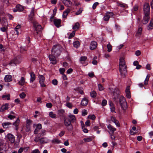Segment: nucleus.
<instances>
[{
    "instance_id": "c03bdc74",
    "label": "nucleus",
    "mask_w": 153,
    "mask_h": 153,
    "mask_svg": "<svg viewBox=\"0 0 153 153\" xmlns=\"http://www.w3.org/2000/svg\"><path fill=\"white\" fill-rule=\"evenodd\" d=\"M88 114L87 111L83 109L82 111V115L83 116H84Z\"/></svg>"
},
{
    "instance_id": "09e8293b",
    "label": "nucleus",
    "mask_w": 153,
    "mask_h": 153,
    "mask_svg": "<svg viewBox=\"0 0 153 153\" xmlns=\"http://www.w3.org/2000/svg\"><path fill=\"white\" fill-rule=\"evenodd\" d=\"M65 71V69L63 68H60L59 69V72L61 74H64Z\"/></svg>"
},
{
    "instance_id": "bb28decb",
    "label": "nucleus",
    "mask_w": 153,
    "mask_h": 153,
    "mask_svg": "<svg viewBox=\"0 0 153 153\" xmlns=\"http://www.w3.org/2000/svg\"><path fill=\"white\" fill-rule=\"evenodd\" d=\"M11 123L10 122H5L2 124V126L4 128H8L10 125H11Z\"/></svg>"
},
{
    "instance_id": "dca6fc26",
    "label": "nucleus",
    "mask_w": 153,
    "mask_h": 153,
    "mask_svg": "<svg viewBox=\"0 0 153 153\" xmlns=\"http://www.w3.org/2000/svg\"><path fill=\"white\" fill-rule=\"evenodd\" d=\"M12 76L10 75H7L5 76L4 79L5 81L6 82H8L11 81L12 80Z\"/></svg>"
},
{
    "instance_id": "f3484780",
    "label": "nucleus",
    "mask_w": 153,
    "mask_h": 153,
    "mask_svg": "<svg viewBox=\"0 0 153 153\" xmlns=\"http://www.w3.org/2000/svg\"><path fill=\"white\" fill-rule=\"evenodd\" d=\"M48 140L47 137H41L40 142L41 144L46 143L48 142Z\"/></svg>"
},
{
    "instance_id": "49530a36",
    "label": "nucleus",
    "mask_w": 153,
    "mask_h": 153,
    "mask_svg": "<svg viewBox=\"0 0 153 153\" xmlns=\"http://www.w3.org/2000/svg\"><path fill=\"white\" fill-rule=\"evenodd\" d=\"M46 132V131L45 130H44L42 131L41 132L38 134H39V136L41 137L42 136H43L45 135V133Z\"/></svg>"
},
{
    "instance_id": "473e14b6",
    "label": "nucleus",
    "mask_w": 153,
    "mask_h": 153,
    "mask_svg": "<svg viewBox=\"0 0 153 153\" xmlns=\"http://www.w3.org/2000/svg\"><path fill=\"white\" fill-rule=\"evenodd\" d=\"M142 30V29L141 27H139L138 30L136 34V36H139L140 35L141 33V32Z\"/></svg>"
},
{
    "instance_id": "ddd939ff",
    "label": "nucleus",
    "mask_w": 153,
    "mask_h": 153,
    "mask_svg": "<svg viewBox=\"0 0 153 153\" xmlns=\"http://www.w3.org/2000/svg\"><path fill=\"white\" fill-rule=\"evenodd\" d=\"M35 30L36 31H41L42 29L41 26L38 24L34 23L33 24Z\"/></svg>"
},
{
    "instance_id": "58836bf2",
    "label": "nucleus",
    "mask_w": 153,
    "mask_h": 153,
    "mask_svg": "<svg viewBox=\"0 0 153 153\" xmlns=\"http://www.w3.org/2000/svg\"><path fill=\"white\" fill-rule=\"evenodd\" d=\"M97 93L95 91H93L91 92L90 95L91 97L93 98H94L96 97V96Z\"/></svg>"
},
{
    "instance_id": "79ce46f5",
    "label": "nucleus",
    "mask_w": 153,
    "mask_h": 153,
    "mask_svg": "<svg viewBox=\"0 0 153 153\" xmlns=\"http://www.w3.org/2000/svg\"><path fill=\"white\" fill-rule=\"evenodd\" d=\"M88 118L92 120H94L96 118L95 116L93 114L92 115H89L88 117Z\"/></svg>"
},
{
    "instance_id": "2f4dec72",
    "label": "nucleus",
    "mask_w": 153,
    "mask_h": 153,
    "mask_svg": "<svg viewBox=\"0 0 153 153\" xmlns=\"http://www.w3.org/2000/svg\"><path fill=\"white\" fill-rule=\"evenodd\" d=\"M41 137L39 136V134H38L36 137L34 139V140L36 143L38 142L39 141H40V140Z\"/></svg>"
},
{
    "instance_id": "9b49d317",
    "label": "nucleus",
    "mask_w": 153,
    "mask_h": 153,
    "mask_svg": "<svg viewBox=\"0 0 153 153\" xmlns=\"http://www.w3.org/2000/svg\"><path fill=\"white\" fill-rule=\"evenodd\" d=\"M34 16V8L33 7L31 10L30 14L28 15V19L29 20L33 22Z\"/></svg>"
},
{
    "instance_id": "1a4fd4ad",
    "label": "nucleus",
    "mask_w": 153,
    "mask_h": 153,
    "mask_svg": "<svg viewBox=\"0 0 153 153\" xmlns=\"http://www.w3.org/2000/svg\"><path fill=\"white\" fill-rule=\"evenodd\" d=\"M114 14L111 12H107L103 17V20L105 21H108L109 20L110 16H112Z\"/></svg>"
},
{
    "instance_id": "8fccbe9b",
    "label": "nucleus",
    "mask_w": 153,
    "mask_h": 153,
    "mask_svg": "<svg viewBox=\"0 0 153 153\" xmlns=\"http://www.w3.org/2000/svg\"><path fill=\"white\" fill-rule=\"evenodd\" d=\"M98 85L99 90L102 91L104 89V88L101 84H98Z\"/></svg>"
},
{
    "instance_id": "f257e3e1",
    "label": "nucleus",
    "mask_w": 153,
    "mask_h": 153,
    "mask_svg": "<svg viewBox=\"0 0 153 153\" xmlns=\"http://www.w3.org/2000/svg\"><path fill=\"white\" fill-rule=\"evenodd\" d=\"M76 120L75 116L73 114L69 115L67 118L64 119V123L68 131H71L73 130V127L71 123H74Z\"/></svg>"
},
{
    "instance_id": "f8f14e48",
    "label": "nucleus",
    "mask_w": 153,
    "mask_h": 153,
    "mask_svg": "<svg viewBox=\"0 0 153 153\" xmlns=\"http://www.w3.org/2000/svg\"><path fill=\"white\" fill-rule=\"evenodd\" d=\"M7 137L11 143H14L15 140L14 136L10 133L8 134L7 135Z\"/></svg>"
},
{
    "instance_id": "3c124183",
    "label": "nucleus",
    "mask_w": 153,
    "mask_h": 153,
    "mask_svg": "<svg viewBox=\"0 0 153 153\" xmlns=\"http://www.w3.org/2000/svg\"><path fill=\"white\" fill-rule=\"evenodd\" d=\"M52 83L55 85L57 84L58 81L56 79H54L52 81Z\"/></svg>"
},
{
    "instance_id": "412c9836",
    "label": "nucleus",
    "mask_w": 153,
    "mask_h": 153,
    "mask_svg": "<svg viewBox=\"0 0 153 153\" xmlns=\"http://www.w3.org/2000/svg\"><path fill=\"white\" fill-rule=\"evenodd\" d=\"M20 120L19 118H17L16 120L13 123V125L16 127V129L17 130L18 129V126L19 124Z\"/></svg>"
},
{
    "instance_id": "aec40b11",
    "label": "nucleus",
    "mask_w": 153,
    "mask_h": 153,
    "mask_svg": "<svg viewBox=\"0 0 153 153\" xmlns=\"http://www.w3.org/2000/svg\"><path fill=\"white\" fill-rule=\"evenodd\" d=\"M30 82H33L36 79L35 75L33 72H31L30 73Z\"/></svg>"
},
{
    "instance_id": "4d7b16f0",
    "label": "nucleus",
    "mask_w": 153,
    "mask_h": 153,
    "mask_svg": "<svg viewBox=\"0 0 153 153\" xmlns=\"http://www.w3.org/2000/svg\"><path fill=\"white\" fill-rule=\"evenodd\" d=\"M27 126H30L32 121L30 120H27Z\"/></svg>"
},
{
    "instance_id": "9d476101",
    "label": "nucleus",
    "mask_w": 153,
    "mask_h": 153,
    "mask_svg": "<svg viewBox=\"0 0 153 153\" xmlns=\"http://www.w3.org/2000/svg\"><path fill=\"white\" fill-rule=\"evenodd\" d=\"M55 56L53 54H50L48 56L49 59L51 62V63L54 65H56L57 63Z\"/></svg>"
},
{
    "instance_id": "5fc2aeb1",
    "label": "nucleus",
    "mask_w": 153,
    "mask_h": 153,
    "mask_svg": "<svg viewBox=\"0 0 153 153\" xmlns=\"http://www.w3.org/2000/svg\"><path fill=\"white\" fill-rule=\"evenodd\" d=\"M53 105L51 103H48L46 104V106L48 108H51Z\"/></svg>"
},
{
    "instance_id": "37998d69",
    "label": "nucleus",
    "mask_w": 153,
    "mask_h": 153,
    "mask_svg": "<svg viewBox=\"0 0 153 153\" xmlns=\"http://www.w3.org/2000/svg\"><path fill=\"white\" fill-rule=\"evenodd\" d=\"M107 104V101L105 99H104L102 100L101 105L103 106H105Z\"/></svg>"
},
{
    "instance_id": "c85d7f7f",
    "label": "nucleus",
    "mask_w": 153,
    "mask_h": 153,
    "mask_svg": "<svg viewBox=\"0 0 153 153\" xmlns=\"http://www.w3.org/2000/svg\"><path fill=\"white\" fill-rule=\"evenodd\" d=\"M87 59V57L86 56H82L80 58V61L81 63L83 64V62H84Z\"/></svg>"
},
{
    "instance_id": "0eeeda50",
    "label": "nucleus",
    "mask_w": 153,
    "mask_h": 153,
    "mask_svg": "<svg viewBox=\"0 0 153 153\" xmlns=\"http://www.w3.org/2000/svg\"><path fill=\"white\" fill-rule=\"evenodd\" d=\"M57 114L59 115V117L61 118H63L64 121V119L67 117V116H65V111L64 109H61L58 110Z\"/></svg>"
},
{
    "instance_id": "a878e982",
    "label": "nucleus",
    "mask_w": 153,
    "mask_h": 153,
    "mask_svg": "<svg viewBox=\"0 0 153 153\" xmlns=\"http://www.w3.org/2000/svg\"><path fill=\"white\" fill-rule=\"evenodd\" d=\"M16 8L17 9L18 11L19 12L22 11L24 9L23 7L19 4L16 5Z\"/></svg>"
},
{
    "instance_id": "a19ab883",
    "label": "nucleus",
    "mask_w": 153,
    "mask_h": 153,
    "mask_svg": "<svg viewBox=\"0 0 153 153\" xmlns=\"http://www.w3.org/2000/svg\"><path fill=\"white\" fill-rule=\"evenodd\" d=\"M84 141L85 142H88L92 140V139L91 137H89L87 138H84L83 139Z\"/></svg>"
},
{
    "instance_id": "5701e85b",
    "label": "nucleus",
    "mask_w": 153,
    "mask_h": 153,
    "mask_svg": "<svg viewBox=\"0 0 153 153\" xmlns=\"http://www.w3.org/2000/svg\"><path fill=\"white\" fill-rule=\"evenodd\" d=\"M70 9L68 8L66 10L64 11L62 14V17L63 18H66L67 16L68 13L70 12Z\"/></svg>"
},
{
    "instance_id": "f704fd0d",
    "label": "nucleus",
    "mask_w": 153,
    "mask_h": 153,
    "mask_svg": "<svg viewBox=\"0 0 153 153\" xmlns=\"http://www.w3.org/2000/svg\"><path fill=\"white\" fill-rule=\"evenodd\" d=\"M153 28V23L151 21L150 22L149 25L148 26L147 29L148 30H151Z\"/></svg>"
},
{
    "instance_id": "7c9ffc66",
    "label": "nucleus",
    "mask_w": 153,
    "mask_h": 153,
    "mask_svg": "<svg viewBox=\"0 0 153 153\" xmlns=\"http://www.w3.org/2000/svg\"><path fill=\"white\" fill-rule=\"evenodd\" d=\"M73 45L76 48H78L80 45V43L78 41H76L73 42Z\"/></svg>"
},
{
    "instance_id": "e433bc0d",
    "label": "nucleus",
    "mask_w": 153,
    "mask_h": 153,
    "mask_svg": "<svg viewBox=\"0 0 153 153\" xmlns=\"http://www.w3.org/2000/svg\"><path fill=\"white\" fill-rule=\"evenodd\" d=\"M82 128L84 132L87 133L88 132V130L85 127V125L84 124H82Z\"/></svg>"
},
{
    "instance_id": "864d4df0",
    "label": "nucleus",
    "mask_w": 153,
    "mask_h": 153,
    "mask_svg": "<svg viewBox=\"0 0 153 153\" xmlns=\"http://www.w3.org/2000/svg\"><path fill=\"white\" fill-rule=\"evenodd\" d=\"M66 106L70 108H71L73 105L70 103L68 102L66 103Z\"/></svg>"
},
{
    "instance_id": "393cba45",
    "label": "nucleus",
    "mask_w": 153,
    "mask_h": 153,
    "mask_svg": "<svg viewBox=\"0 0 153 153\" xmlns=\"http://www.w3.org/2000/svg\"><path fill=\"white\" fill-rule=\"evenodd\" d=\"M80 25L79 22H76L75 24V25L73 27V29L74 30H77L79 28V26Z\"/></svg>"
},
{
    "instance_id": "c756f323",
    "label": "nucleus",
    "mask_w": 153,
    "mask_h": 153,
    "mask_svg": "<svg viewBox=\"0 0 153 153\" xmlns=\"http://www.w3.org/2000/svg\"><path fill=\"white\" fill-rule=\"evenodd\" d=\"M25 82V79L24 77L22 76L21 77V80L19 82V85H22L24 84Z\"/></svg>"
},
{
    "instance_id": "423d86ee",
    "label": "nucleus",
    "mask_w": 153,
    "mask_h": 153,
    "mask_svg": "<svg viewBox=\"0 0 153 153\" xmlns=\"http://www.w3.org/2000/svg\"><path fill=\"white\" fill-rule=\"evenodd\" d=\"M21 62L20 59V57L17 56L12 60L9 63V64L11 66H16L17 64H19Z\"/></svg>"
},
{
    "instance_id": "7ed1b4c3",
    "label": "nucleus",
    "mask_w": 153,
    "mask_h": 153,
    "mask_svg": "<svg viewBox=\"0 0 153 153\" xmlns=\"http://www.w3.org/2000/svg\"><path fill=\"white\" fill-rule=\"evenodd\" d=\"M126 68L124 59L123 58H120L119 62V71L121 76L123 78H125L127 74Z\"/></svg>"
},
{
    "instance_id": "774afa93",
    "label": "nucleus",
    "mask_w": 153,
    "mask_h": 153,
    "mask_svg": "<svg viewBox=\"0 0 153 153\" xmlns=\"http://www.w3.org/2000/svg\"><path fill=\"white\" fill-rule=\"evenodd\" d=\"M141 54L140 51L139 50H137L136 51L135 54L137 56H139Z\"/></svg>"
},
{
    "instance_id": "72a5a7b5",
    "label": "nucleus",
    "mask_w": 153,
    "mask_h": 153,
    "mask_svg": "<svg viewBox=\"0 0 153 153\" xmlns=\"http://www.w3.org/2000/svg\"><path fill=\"white\" fill-rule=\"evenodd\" d=\"M49 115V116L51 118H56V114H54L52 111L50 112Z\"/></svg>"
},
{
    "instance_id": "4c0bfd02",
    "label": "nucleus",
    "mask_w": 153,
    "mask_h": 153,
    "mask_svg": "<svg viewBox=\"0 0 153 153\" xmlns=\"http://www.w3.org/2000/svg\"><path fill=\"white\" fill-rule=\"evenodd\" d=\"M107 47L108 48V52H110L112 50V47L111 45L110 44H108L107 45Z\"/></svg>"
},
{
    "instance_id": "bf43d9fd",
    "label": "nucleus",
    "mask_w": 153,
    "mask_h": 153,
    "mask_svg": "<svg viewBox=\"0 0 153 153\" xmlns=\"http://www.w3.org/2000/svg\"><path fill=\"white\" fill-rule=\"evenodd\" d=\"M126 97L128 98H130L131 97V93L130 92L126 93Z\"/></svg>"
},
{
    "instance_id": "4be33fe9",
    "label": "nucleus",
    "mask_w": 153,
    "mask_h": 153,
    "mask_svg": "<svg viewBox=\"0 0 153 153\" xmlns=\"http://www.w3.org/2000/svg\"><path fill=\"white\" fill-rule=\"evenodd\" d=\"M107 128L110 130L111 132H112V133H113L116 130L115 128L113 127L110 124H109Z\"/></svg>"
},
{
    "instance_id": "39448f33",
    "label": "nucleus",
    "mask_w": 153,
    "mask_h": 153,
    "mask_svg": "<svg viewBox=\"0 0 153 153\" xmlns=\"http://www.w3.org/2000/svg\"><path fill=\"white\" fill-rule=\"evenodd\" d=\"M50 19L51 22L53 21L54 25L57 28H59L61 26V20L60 19H55L54 17L51 16Z\"/></svg>"
},
{
    "instance_id": "20e7f679",
    "label": "nucleus",
    "mask_w": 153,
    "mask_h": 153,
    "mask_svg": "<svg viewBox=\"0 0 153 153\" xmlns=\"http://www.w3.org/2000/svg\"><path fill=\"white\" fill-rule=\"evenodd\" d=\"M62 49V47L60 45H54L51 50L52 54L56 56H58L60 55Z\"/></svg>"
},
{
    "instance_id": "de8ad7c7",
    "label": "nucleus",
    "mask_w": 153,
    "mask_h": 153,
    "mask_svg": "<svg viewBox=\"0 0 153 153\" xmlns=\"http://www.w3.org/2000/svg\"><path fill=\"white\" fill-rule=\"evenodd\" d=\"M99 3L98 2H95L92 6V8L94 10L96 8L97 6L99 4Z\"/></svg>"
},
{
    "instance_id": "ea45409f",
    "label": "nucleus",
    "mask_w": 153,
    "mask_h": 153,
    "mask_svg": "<svg viewBox=\"0 0 153 153\" xmlns=\"http://www.w3.org/2000/svg\"><path fill=\"white\" fill-rule=\"evenodd\" d=\"M75 31L73 30L69 35V39H71L74 37L75 35Z\"/></svg>"
},
{
    "instance_id": "b1692460",
    "label": "nucleus",
    "mask_w": 153,
    "mask_h": 153,
    "mask_svg": "<svg viewBox=\"0 0 153 153\" xmlns=\"http://www.w3.org/2000/svg\"><path fill=\"white\" fill-rule=\"evenodd\" d=\"M113 95L116 98H118L119 96V92L118 89L115 90L113 92Z\"/></svg>"
},
{
    "instance_id": "6ab92c4d",
    "label": "nucleus",
    "mask_w": 153,
    "mask_h": 153,
    "mask_svg": "<svg viewBox=\"0 0 153 153\" xmlns=\"http://www.w3.org/2000/svg\"><path fill=\"white\" fill-rule=\"evenodd\" d=\"M88 100L86 98H83L82 100L81 104L84 106H86L88 103Z\"/></svg>"
},
{
    "instance_id": "a18cd8bd",
    "label": "nucleus",
    "mask_w": 153,
    "mask_h": 153,
    "mask_svg": "<svg viewBox=\"0 0 153 153\" xmlns=\"http://www.w3.org/2000/svg\"><path fill=\"white\" fill-rule=\"evenodd\" d=\"M20 97L22 99L26 97V94L24 92H22L19 94Z\"/></svg>"
},
{
    "instance_id": "cd10ccee",
    "label": "nucleus",
    "mask_w": 153,
    "mask_h": 153,
    "mask_svg": "<svg viewBox=\"0 0 153 153\" xmlns=\"http://www.w3.org/2000/svg\"><path fill=\"white\" fill-rule=\"evenodd\" d=\"M150 76V74H148L146 76V77L144 81V84L145 85H146L148 84V81L149 79V78Z\"/></svg>"
},
{
    "instance_id": "2eb2a0df",
    "label": "nucleus",
    "mask_w": 153,
    "mask_h": 153,
    "mask_svg": "<svg viewBox=\"0 0 153 153\" xmlns=\"http://www.w3.org/2000/svg\"><path fill=\"white\" fill-rule=\"evenodd\" d=\"M97 46V43L95 41L92 42L90 45V49L91 50H94L95 49Z\"/></svg>"
},
{
    "instance_id": "680f3d73",
    "label": "nucleus",
    "mask_w": 153,
    "mask_h": 153,
    "mask_svg": "<svg viewBox=\"0 0 153 153\" xmlns=\"http://www.w3.org/2000/svg\"><path fill=\"white\" fill-rule=\"evenodd\" d=\"M32 153H40V152L38 149L33 150L32 152Z\"/></svg>"
},
{
    "instance_id": "338daca9",
    "label": "nucleus",
    "mask_w": 153,
    "mask_h": 153,
    "mask_svg": "<svg viewBox=\"0 0 153 153\" xmlns=\"http://www.w3.org/2000/svg\"><path fill=\"white\" fill-rule=\"evenodd\" d=\"M88 75L90 77L92 78V77H93L94 76V75L93 72H91V73H89L88 74Z\"/></svg>"
},
{
    "instance_id": "6e6552de",
    "label": "nucleus",
    "mask_w": 153,
    "mask_h": 153,
    "mask_svg": "<svg viewBox=\"0 0 153 153\" xmlns=\"http://www.w3.org/2000/svg\"><path fill=\"white\" fill-rule=\"evenodd\" d=\"M39 82L42 87H46V85L45 84V77L43 75H39Z\"/></svg>"
},
{
    "instance_id": "0e129e2a",
    "label": "nucleus",
    "mask_w": 153,
    "mask_h": 153,
    "mask_svg": "<svg viewBox=\"0 0 153 153\" xmlns=\"http://www.w3.org/2000/svg\"><path fill=\"white\" fill-rule=\"evenodd\" d=\"M118 5L121 7H125L126 4L123 3H118Z\"/></svg>"
},
{
    "instance_id": "a211bd4d",
    "label": "nucleus",
    "mask_w": 153,
    "mask_h": 153,
    "mask_svg": "<svg viewBox=\"0 0 153 153\" xmlns=\"http://www.w3.org/2000/svg\"><path fill=\"white\" fill-rule=\"evenodd\" d=\"M62 1L66 6L70 7L71 5L72 2L70 0H62Z\"/></svg>"
},
{
    "instance_id": "603ef678",
    "label": "nucleus",
    "mask_w": 153,
    "mask_h": 153,
    "mask_svg": "<svg viewBox=\"0 0 153 153\" xmlns=\"http://www.w3.org/2000/svg\"><path fill=\"white\" fill-rule=\"evenodd\" d=\"M30 126H27L26 125L25 131L27 132H28L30 131Z\"/></svg>"
},
{
    "instance_id": "69168bd1",
    "label": "nucleus",
    "mask_w": 153,
    "mask_h": 153,
    "mask_svg": "<svg viewBox=\"0 0 153 153\" xmlns=\"http://www.w3.org/2000/svg\"><path fill=\"white\" fill-rule=\"evenodd\" d=\"M111 111V112H115V107L114 106L112 107H110Z\"/></svg>"
},
{
    "instance_id": "4468645a",
    "label": "nucleus",
    "mask_w": 153,
    "mask_h": 153,
    "mask_svg": "<svg viewBox=\"0 0 153 153\" xmlns=\"http://www.w3.org/2000/svg\"><path fill=\"white\" fill-rule=\"evenodd\" d=\"M8 103H5V104L2 105L0 108V111L1 112L4 111L5 110H7L9 108Z\"/></svg>"
},
{
    "instance_id": "6e6d98bb",
    "label": "nucleus",
    "mask_w": 153,
    "mask_h": 153,
    "mask_svg": "<svg viewBox=\"0 0 153 153\" xmlns=\"http://www.w3.org/2000/svg\"><path fill=\"white\" fill-rule=\"evenodd\" d=\"M7 117L10 120H12L16 117L14 116L11 115V114L9 115Z\"/></svg>"
},
{
    "instance_id": "e2e57ef3",
    "label": "nucleus",
    "mask_w": 153,
    "mask_h": 153,
    "mask_svg": "<svg viewBox=\"0 0 153 153\" xmlns=\"http://www.w3.org/2000/svg\"><path fill=\"white\" fill-rule=\"evenodd\" d=\"M73 71V70L71 68H70L67 71V73L68 74L71 73Z\"/></svg>"
},
{
    "instance_id": "13d9d810",
    "label": "nucleus",
    "mask_w": 153,
    "mask_h": 153,
    "mask_svg": "<svg viewBox=\"0 0 153 153\" xmlns=\"http://www.w3.org/2000/svg\"><path fill=\"white\" fill-rule=\"evenodd\" d=\"M115 28L117 30L119 31L120 29V26L118 25L117 24H116L115 25Z\"/></svg>"
},
{
    "instance_id": "c9c22d12",
    "label": "nucleus",
    "mask_w": 153,
    "mask_h": 153,
    "mask_svg": "<svg viewBox=\"0 0 153 153\" xmlns=\"http://www.w3.org/2000/svg\"><path fill=\"white\" fill-rule=\"evenodd\" d=\"M10 95L9 94L4 95L2 96V98L5 100L7 99L9 100L10 99Z\"/></svg>"
},
{
    "instance_id": "052dcab7",
    "label": "nucleus",
    "mask_w": 153,
    "mask_h": 153,
    "mask_svg": "<svg viewBox=\"0 0 153 153\" xmlns=\"http://www.w3.org/2000/svg\"><path fill=\"white\" fill-rule=\"evenodd\" d=\"M60 140L58 139H55L52 141V142L59 143H60Z\"/></svg>"
},
{
    "instance_id": "f03ea898",
    "label": "nucleus",
    "mask_w": 153,
    "mask_h": 153,
    "mask_svg": "<svg viewBox=\"0 0 153 153\" xmlns=\"http://www.w3.org/2000/svg\"><path fill=\"white\" fill-rule=\"evenodd\" d=\"M144 16L143 18L142 22L144 24L148 23L150 18L149 14L150 13V6L148 3H145L143 7Z\"/></svg>"
}]
</instances>
